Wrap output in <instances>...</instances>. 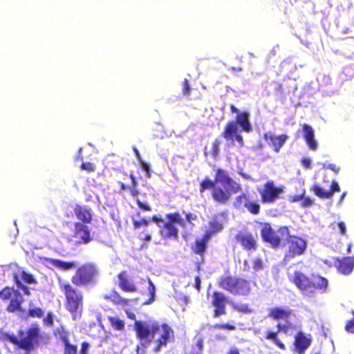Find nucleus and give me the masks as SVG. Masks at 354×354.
Returning <instances> with one entry per match:
<instances>
[{
  "label": "nucleus",
  "instance_id": "nucleus-28",
  "mask_svg": "<svg viewBox=\"0 0 354 354\" xmlns=\"http://www.w3.org/2000/svg\"><path fill=\"white\" fill-rule=\"evenodd\" d=\"M48 262L53 266L58 268L62 271H68L73 270L76 268L77 263L75 261H65L61 259H50Z\"/></svg>",
  "mask_w": 354,
  "mask_h": 354
},
{
  "label": "nucleus",
  "instance_id": "nucleus-8",
  "mask_svg": "<svg viewBox=\"0 0 354 354\" xmlns=\"http://www.w3.org/2000/svg\"><path fill=\"white\" fill-rule=\"evenodd\" d=\"M251 283L244 277L227 274L220 278L218 286L232 295L248 297L252 292Z\"/></svg>",
  "mask_w": 354,
  "mask_h": 354
},
{
  "label": "nucleus",
  "instance_id": "nucleus-50",
  "mask_svg": "<svg viewBox=\"0 0 354 354\" xmlns=\"http://www.w3.org/2000/svg\"><path fill=\"white\" fill-rule=\"evenodd\" d=\"M263 268V262L261 259H255L253 260V269L259 270Z\"/></svg>",
  "mask_w": 354,
  "mask_h": 354
},
{
  "label": "nucleus",
  "instance_id": "nucleus-1",
  "mask_svg": "<svg viewBox=\"0 0 354 354\" xmlns=\"http://www.w3.org/2000/svg\"><path fill=\"white\" fill-rule=\"evenodd\" d=\"M260 234L262 240L273 249L284 248V241H286L288 249L284 254V261H289L302 255L307 248L306 241L299 236L290 234L288 227L285 225L280 226L274 230L270 223H265L261 229Z\"/></svg>",
  "mask_w": 354,
  "mask_h": 354
},
{
  "label": "nucleus",
  "instance_id": "nucleus-33",
  "mask_svg": "<svg viewBox=\"0 0 354 354\" xmlns=\"http://www.w3.org/2000/svg\"><path fill=\"white\" fill-rule=\"evenodd\" d=\"M247 211L252 215H258L261 212V205L257 199L250 200L248 204H246Z\"/></svg>",
  "mask_w": 354,
  "mask_h": 354
},
{
  "label": "nucleus",
  "instance_id": "nucleus-40",
  "mask_svg": "<svg viewBox=\"0 0 354 354\" xmlns=\"http://www.w3.org/2000/svg\"><path fill=\"white\" fill-rule=\"evenodd\" d=\"M149 223V221L145 218H141L139 221L133 220V225L135 229H139L141 227H145L146 228H147Z\"/></svg>",
  "mask_w": 354,
  "mask_h": 354
},
{
  "label": "nucleus",
  "instance_id": "nucleus-31",
  "mask_svg": "<svg viewBox=\"0 0 354 354\" xmlns=\"http://www.w3.org/2000/svg\"><path fill=\"white\" fill-rule=\"evenodd\" d=\"M209 230L205 234H209V239L214 234L221 232L223 228V223L216 218H212L209 222Z\"/></svg>",
  "mask_w": 354,
  "mask_h": 354
},
{
  "label": "nucleus",
  "instance_id": "nucleus-11",
  "mask_svg": "<svg viewBox=\"0 0 354 354\" xmlns=\"http://www.w3.org/2000/svg\"><path fill=\"white\" fill-rule=\"evenodd\" d=\"M283 192V186H276L272 180L267 181L263 187L259 189L261 196V201L263 203H272L280 198V195Z\"/></svg>",
  "mask_w": 354,
  "mask_h": 354
},
{
  "label": "nucleus",
  "instance_id": "nucleus-13",
  "mask_svg": "<svg viewBox=\"0 0 354 354\" xmlns=\"http://www.w3.org/2000/svg\"><path fill=\"white\" fill-rule=\"evenodd\" d=\"M236 241L243 250L248 252H254L257 250V235L247 231H239L234 236Z\"/></svg>",
  "mask_w": 354,
  "mask_h": 354
},
{
  "label": "nucleus",
  "instance_id": "nucleus-3",
  "mask_svg": "<svg viewBox=\"0 0 354 354\" xmlns=\"http://www.w3.org/2000/svg\"><path fill=\"white\" fill-rule=\"evenodd\" d=\"M127 315L130 319L135 321L133 330L136 337L141 341L140 346L143 351L153 340L156 334L160 331L162 333L160 337L156 340V346L154 348L155 352L160 351L163 346H167L168 342L174 339V330L167 324H160L157 322H153L149 324L142 321L136 320V316L133 313L127 311Z\"/></svg>",
  "mask_w": 354,
  "mask_h": 354
},
{
  "label": "nucleus",
  "instance_id": "nucleus-26",
  "mask_svg": "<svg viewBox=\"0 0 354 354\" xmlns=\"http://www.w3.org/2000/svg\"><path fill=\"white\" fill-rule=\"evenodd\" d=\"M119 280L118 286L120 288L125 292H135L137 288L135 283L127 277L125 271H122L118 274Z\"/></svg>",
  "mask_w": 354,
  "mask_h": 354
},
{
  "label": "nucleus",
  "instance_id": "nucleus-24",
  "mask_svg": "<svg viewBox=\"0 0 354 354\" xmlns=\"http://www.w3.org/2000/svg\"><path fill=\"white\" fill-rule=\"evenodd\" d=\"M303 137L309 149L316 151L317 143L315 139V132L311 126L307 124H302Z\"/></svg>",
  "mask_w": 354,
  "mask_h": 354
},
{
  "label": "nucleus",
  "instance_id": "nucleus-6",
  "mask_svg": "<svg viewBox=\"0 0 354 354\" xmlns=\"http://www.w3.org/2000/svg\"><path fill=\"white\" fill-rule=\"evenodd\" d=\"M59 288L64 296L66 310L71 314L73 319L80 318L83 311L82 292L78 287L68 281H59Z\"/></svg>",
  "mask_w": 354,
  "mask_h": 354
},
{
  "label": "nucleus",
  "instance_id": "nucleus-61",
  "mask_svg": "<svg viewBox=\"0 0 354 354\" xmlns=\"http://www.w3.org/2000/svg\"><path fill=\"white\" fill-rule=\"evenodd\" d=\"M153 221L154 222L157 223H159V222H162V223L164 222V221H163V219L162 218H160V217L159 218V217H157V216H153Z\"/></svg>",
  "mask_w": 354,
  "mask_h": 354
},
{
  "label": "nucleus",
  "instance_id": "nucleus-10",
  "mask_svg": "<svg viewBox=\"0 0 354 354\" xmlns=\"http://www.w3.org/2000/svg\"><path fill=\"white\" fill-rule=\"evenodd\" d=\"M165 218L167 221L164 223L163 228L160 230L162 236L165 239H178V230L176 224H178L182 227H185V221L178 212L169 213L166 214Z\"/></svg>",
  "mask_w": 354,
  "mask_h": 354
},
{
  "label": "nucleus",
  "instance_id": "nucleus-7",
  "mask_svg": "<svg viewBox=\"0 0 354 354\" xmlns=\"http://www.w3.org/2000/svg\"><path fill=\"white\" fill-rule=\"evenodd\" d=\"M98 277L97 265L93 262H86L76 268L71 281L76 287H92L97 283Z\"/></svg>",
  "mask_w": 354,
  "mask_h": 354
},
{
  "label": "nucleus",
  "instance_id": "nucleus-15",
  "mask_svg": "<svg viewBox=\"0 0 354 354\" xmlns=\"http://www.w3.org/2000/svg\"><path fill=\"white\" fill-rule=\"evenodd\" d=\"M129 178L131 179L130 186H127L124 183L118 181V184L120 185V190H129L131 195L136 198V203L140 209L145 212L151 211V208L150 205L148 203L142 202L138 198L139 192L138 189V182L136 176L132 173H131L129 174Z\"/></svg>",
  "mask_w": 354,
  "mask_h": 354
},
{
  "label": "nucleus",
  "instance_id": "nucleus-2",
  "mask_svg": "<svg viewBox=\"0 0 354 354\" xmlns=\"http://www.w3.org/2000/svg\"><path fill=\"white\" fill-rule=\"evenodd\" d=\"M198 189L201 194L211 189L213 201L218 204L225 205L232 194L241 192L242 187L230 177L227 171L218 168L215 170L214 180L205 177L200 182Z\"/></svg>",
  "mask_w": 354,
  "mask_h": 354
},
{
  "label": "nucleus",
  "instance_id": "nucleus-39",
  "mask_svg": "<svg viewBox=\"0 0 354 354\" xmlns=\"http://www.w3.org/2000/svg\"><path fill=\"white\" fill-rule=\"evenodd\" d=\"M153 233L152 230H149L148 228H145L140 234L139 239L145 243H148L151 240V234Z\"/></svg>",
  "mask_w": 354,
  "mask_h": 354
},
{
  "label": "nucleus",
  "instance_id": "nucleus-42",
  "mask_svg": "<svg viewBox=\"0 0 354 354\" xmlns=\"http://www.w3.org/2000/svg\"><path fill=\"white\" fill-rule=\"evenodd\" d=\"M220 141L216 139L212 143L211 153L214 158H216L219 151Z\"/></svg>",
  "mask_w": 354,
  "mask_h": 354
},
{
  "label": "nucleus",
  "instance_id": "nucleus-44",
  "mask_svg": "<svg viewBox=\"0 0 354 354\" xmlns=\"http://www.w3.org/2000/svg\"><path fill=\"white\" fill-rule=\"evenodd\" d=\"M15 281L17 287L21 289L26 295H30L29 288L21 283V281L19 280L17 275L15 276Z\"/></svg>",
  "mask_w": 354,
  "mask_h": 354
},
{
  "label": "nucleus",
  "instance_id": "nucleus-22",
  "mask_svg": "<svg viewBox=\"0 0 354 354\" xmlns=\"http://www.w3.org/2000/svg\"><path fill=\"white\" fill-rule=\"evenodd\" d=\"M209 234H204L201 238H197L191 245L192 252L196 255L201 257L203 260V257L207 248L208 242L209 241Z\"/></svg>",
  "mask_w": 354,
  "mask_h": 354
},
{
  "label": "nucleus",
  "instance_id": "nucleus-62",
  "mask_svg": "<svg viewBox=\"0 0 354 354\" xmlns=\"http://www.w3.org/2000/svg\"><path fill=\"white\" fill-rule=\"evenodd\" d=\"M232 70L234 71H242V68L241 67H238V68H235V67H232Z\"/></svg>",
  "mask_w": 354,
  "mask_h": 354
},
{
  "label": "nucleus",
  "instance_id": "nucleus-55",
  "mask_svg": "<svg viewBox=\"0 0 354 354\" xmlns=\"http://www.w3.org/2000/svg\"><path fill=\"white\" fill-rule=\"evenodd\" d=\"M142 169L146 172V176L147 178H150L151 177V171H150V168H149V165L147 163L143 162L142 164Z\"/></svg>",
  "mask_w": 354,
  "mask_h": 354
},
{
  "label": "nucleus",
  "instance_id": "nucleus-32",
  "mask_svg": "<svg viewBox=\"0 0 354 354\" xmlns=\"http://www.w3.org/2000/svg\"><path fill=\"white\" fill-rule=\"evenodd\" d=\"M108 320L111 326V327L115 330L122 331L125 328L124 322L120 319L118 317L115 316H109L108 317Z\"/></svg>",
  "mask_w": 354,
  "mask_h": 354
},
{
  "label": "nucleus",
  "instance_id": "nucleus-25",
  "mask_svg": "<svg viewBox=\"0 0 354 354\" xmlns=\"http://www.w3.org/2000/svg\"><path fill=\"white\" fill-rule=\"evenodd\" d=\"M336 267L339 272L349 274L354 268V257H346L336 261Z\"/></svg>",
  "mask_w": 354,
  "mask_h": 354
},
{
  "label": "nucleus",
  "instance_id": "nucleus-14",
  "mask_svg": "<svg viewBox=\"0 0 354 354\" xmlns=\"http://www.w3.org/2000/svg\"><path fill=\"white\" fill-rule=\"evenodd\" d=\"M211 304L214 308L213 317L216 318L226 314V306L229 303L227 297L221 291H214L211 295Z\"/></svg>",
  "mask_w": 354,
  "mask_h": 354
},
{
  "label": "nucleus",
  "instance_id": "nucleus-4",
  "mask_svg": "<svg viewBox=\"0 0 354 354\" xmlns=\"http://www.w3.org/2000/svg\"><path fill=\"white\" fill-rule=\"evenodd\" d=\"M17 336L4 333L2 339L15 345L17 348L30 352L37 348L40 344H47L50 337L48 334H42L38 324H32L26 330L17 331Z\"/></svg>",
  "mask_w": 354,
  "mask_h": 354
},
{
  "label": "nucleus",
  "instance_id": "nucleus-9",
  "mask_svg": "<svg viewBox=\"0 0 354 354\" xmlns=\"http://www.w3.org/2000/svg\"><path fill=\"white\" fill-rule=\"evenodd\" d=\"M0 299L3 301L9 300V304L6 306V310L8 313H14L23 311L22 304L24 302V299L19 290L6 286L0 290Z\"/></svg>",
  "mask_w": 354,
  "mask_h": 354
},
{
  "label": "nucleus",
  "instance_id": "nucleus-16",
  "mask_svg": "<svg viewBox=\"0 0 354 354\" xmlns=\"http://www.w3.org/2000/svg\"><path fill=\"white\" fill-rule=\"evenodd\" d=\"M73 236L76 246L87 245L93 240L89 227L80 222L74 223Z\"/></svg>",
  "mask_w": 354,
  "mask_h": 354
},
{
  "label": "nucleus",
  "instance_id": "nucleus-57",
  "mask_svg": "<svg viewBox=\"0 0 354 354\" xmlns=\"http://www.w3.org/2000/svg\"><path fill=\"white\" fill-rule=\"evenodd\" d=\"M82 148H80L78 150V153H77L76 157L75 158V160L76 162H80V161L82 162L83 161L84 158L82 155Z\"/></svg>",
  "mask_w": 354,
  "mask_h": 354
},
{
  "label": "nucleus",
  "instance_id": "nucleus-12",
  "mask_svg": "<svg viewBox=\"0 0 354 354\" xmlns=\"http://www.w3.org/2000/svg\"><path fill=\"white\" fill-rule=\"evenodd\" d=\"M294 328V326L291 324H282L278 323L277 324L276 330L269 328L264 332L263 339L270 342L277 348L282 351H285L286 349V346L280 339L279 333L281 332L287 335L289 329Z\"/></svg>",
  "mask_w": 354,
  "mask_h": 354
},
{
  "label": "nucleus",
  "instance_id": "nucleus-17",
  "mask_svg": "<svg viewBox=\"0 0 354 354\" xmlns=\"http://www.w3.org/2000/svg\"><path fill=\"white\" fill-rule=\"evenodd\" d=\"M221 136L227 142L233 143L237 141L240 147L244 145L243 138L239 132L236 123L234 120L227 122Z\"/></svg>",
  "mask_w": 354,
  "mask_h": 354
},
{
  "label": "nucleus",
  "instance_id": "nucleus-23",
  "mask_svg": "<svg viewBox=\"0 0 354 354\" xmlns=\"http://www.w3.org/2000/svg\"><path fill=\"white\" fill-rule=\"evenodd\" d=\"M74 213L80 223L84 225L91 223L93 220L92 210L90 207L76 205L74 207Z\"/></svg>",
  "mask_w": 354,
  "mask_h": 354
},
{
  "label": "nucleus",
  "instance_id": "nucleus-49",
  "mask_svg": "<svg viewBox=\"0 0 354 354\" xmlns=\"http://www.w3.org/2000/svg\"><path fill=\"white\" fill-rule=\"evenodd\" d=\"M190 92V86L187 79H185L183 82V93L185 95H189Z\"/></svg>",
  "mask_w": 354,
  "mask_h": 354
},
{
  "label": "nucleus",
  "instance_id": "nucleus-43",
  "mask_svg": "<svg viewBox=\"0 0 354 354\" xmlns=\"http://www.w3.org/2000/svg\"><path fill=\"white\" fill-rule=\"evenodd\" d=\"M80 169L82 170H85L88 172H93L95 169L94 164L92 162H82Z\"/></svg>",
  "mask_w": 354,
  "mask_h": 354
},
{
  "label": "nucleus",
  "instance_id": "nucleus-27",
  "mask_svg": "<svg viewBox=\"0 0 354 354\" xmlns=\"http://www.w3.org/2000/svg\"><path fill=\"white\" fill-rule=\"evenodd\" d=\"M293 314V310L289 308L279 307L272 308L269 310L268 317L274 320H286Z\"/></svg>",
  "mask_w": 354,
  "mask_h": 354
},
{
  "label": "nucleus",
  "instance_id": "nucleus-19",
  "mask_svg": "<svg viewBox=\"0 0 354 354\" xmlns=\"http://www.w3.org/2000/svg\"><path fill=\"white\" fill-rule=\"evenodd\" d=\"M263 138L268 145L275 153H279L288 139V136L287 134L276 136L272 133L268 132L264 133Z\"/></svg>",
  "mask_w": 354,
  "mask_h": 354
},
{
  "label": "nucleus",
  "instance_id": "nucleus-64",
  "mask_svg": "<svg viewBox=\"0 0 354 354\" xmlns=\"http://www.w3.org/2000/svg\"><path fill=\"white\" fill-rule=\"evenodd\" d=\"M242 176H243L244 178H245V179H248V178H249V177H248V176H246V175H245V174H242Z\"/></svg>",
  "mask_w": 354,
  "mask_h": 354
},
{
  "label": "nucleus",
  "instance_id": "nucleus-36",
  "mask_svg": "<svg viewBox=\"0 0 354 354\" xmlns=\"http://www.w3.org/2000/svg\"><path fill=\"white\" fill-rule=\"evenodd\" d=\"M27 314H28V316L30 317L41 318L44 315V312L39 307L34 308H30L29 310H28Z\"/></svg>",
  "mask_w": 354,
  "mask_h": 354
},
{
  "label": "nucleus",
  "instance_id": "nucleus-52",
  "mask_svg": "<svg viewBox=\"0 0 354 354\" xmlns=\"http://www.w3.org/2000/svg\"><path fill=\"white\" fill-rule=\"evenodd\" d=\"M301 200H302L301 206L303 207H310L313 203V201L310 198L305 197V196H304V198H302Z\"/></svg>",
  "mask_w": 354,
  "mask_h": 354
},
{
  "label": "nucleus",
  "instance_id": "nucleus-60",
  "mask_svg": "<svg viewBox=\"0 0 354 354\" xmlns=\"http://www.w3.org/2000/svg\"><path fill=\"white\" fill-rule=\"evenodd\" d=\"M250 197L246 194V199L243 201V207L246 208V204H248L250 201Z\"/></svg>",
  "mask_w": 354,
  "mask_h": 354
},
{
  "label": "nucleus",
  "instance_id": "nucleus-45",
  "mask_svg": "<svg viewBox=\"0 0 354 354\" xmlns=\"http://www.w3.org/2000/svg\"><path fill=\"white\" fill-rule=\"evenodd\" d=\"M89 348L90 344L88 342H82L79 354H88Z\"/></svg>",
  "mask_w": 354,
  "mask_h": 354
},
{
  "label": "nucleus",
  "instance_id": "nucleus-59",
  "mask_svg": "<svg viewBox=\"0 0 354 354\" xmlns=\"http://www.w3.org/2000/svg\"><path fill=\"white\" fill-rule=\"evenodd\" d=\"M227 354H240V353H239L238 348H232L228 351Z\"/></svg>",
  "mask_w": 354,
  "mask_h": 354
},
{
  "label": "nucleus",
  "instance_id": "nucleus-18",
  "mask_svg": "<svg viewBox=\"0 0 354 354\" xmlns=\"http://www.w3.org/2000/svg\"><path fill=\"white\" fill-rule=\"evenodd\" d=\"M230 108L232 113L237 114L236 120H234L236 123V126H239L246 133L251 132L252 127L250 122L249 111H240L234 104H231Z\"/></svg>",
  "mask_w": 354,
  "mask_h": 354
},
{
  "label": "nucleus",
  "instance_id": "nucleus-47",
  "mask_svg": "<svg viewBox=\"0 0 354 354\" xmlns=\"http://www.w3.org/2000/svg\"><path fill=\"white\" fill-rule=\"evenodd\" d=\"M345 330L350 333H354V317L353 319L346 322L345 325Z\"/></svg>",
  "mask_w": 354,
  "mask_h": 354
},
{
  "label": "nucleus",
  "instance_id": "nucleus-30",
  "mask_svg": "<svg viewBox=\"0 0 354 354\" xmlns=\"http://www.w3.org/2000/svg\"><path fill=\"white\" fill-rule=\"evenodd\" d=\"M61 340L64 344V354H77V346L70 343L68 339V334L64 331L60 336Z\"/></svg>",
  "mask_w": 354,
  "mask_h": 354
},
{
  "label": "nucleus",
  "instance_id": "nucleus-56",
  "mask_svg": "<svg viewBox=\"0 0 354 354\" xmlns=\"http://www.w3.org/2000/svg\"><path fill=\"white\" fill-rule=\"evenodd\" d=\"M185 218L187 222L191 223L192 221L196 220V216L192 213H187L185 214Z\"/></svg>",
  "mask_w": 354,
  "mask_h": 354
},
{
  "label": "nucleus",
  "instance_id": "nucleus-54",
  "mask_svg": "<svg viewBox=\"0 0 354 354\" xmlns=\"http://www.w3.org/2000/svg\"><path fill=\"white\" fill-rule=\"evenodd\" d=\"M201 279L199 276H196L194 278V288L198 290H201Z\"/></svg>",
  "mask_w": 354,
  "mask_h": 354
},
{
  "label": "nucleus",
  "instance_id": "nucleus-48",
  "mask_svg": "<svg viewBox=\"0 0 354 354\" xmlns=\"http://www.w3.org/2000/svg\"><path fill=\"white\" fill-rule=\"evenodd\" d=\"M337 226L338 227L339 233L342 235H346V227L345 223L343 221H339L337 223Z\"/></svg>",
  "mask_w": 354,
  "mask_h": 354
},
{
  "label": "nucleus",
  "instance_id": "nucleus-46",
  "mask_svg": "<svg viewBox=\"0 0 354 354\" xmlns=\"http://www.w3.org/2000/svg\"><path fill=\"white\" fill-rule=\"evenodd\" d=\"M305 194H306V191H305V189H304L301 194L290 196L289 198V201L290 203H296L299 201H301V199L304 198V196H305Z\"/></svg>",
  "mask_w": 354,
  "mask_h": 354
},
{
  "label": "nucleus",
  "instance_id": "nucleus-37",
  "mask_svg": "<svg viewBox=\"0 0 354 354\" xmlns=\"http://www.w3.org/2000/svg\"><path fill=\"white\" fill-rule=\"evenodd\" d=\"M21 278L24 282H26L27 283H30V284L37 283V280L35 279L33 275L30 273H28V272L24 271V270H22L21 272Z\"/></svg>",
  "mask_w": 354,
  "mask_h": 354
},
{
  "label": "nucleus",
  "instance_id": "nucleus-34",
  "mask_svg": "<svg viewBox=\"0 0 354 354\" xmlns=\"http://www.w3.org/2000/svg\"><path fill=\"white\" fill-rule=\"evenodd\" d=\"M233 310L243 313V314H250L252 312V309L247 304H236L234 302L230 303Z\"/></svg>",
  "mask_w": 354,
  "mask_h": 354
},
{
  "label": "nucleus",
  "instance_id": "nucleus-38",
  "mask_svg": "<svg viewBox=\"0 0 354 354\" xmlns=\"http://www.w3.org/2000/svg\"><path fill=\"white\" fill-rule=\"evenodd\" d=\"M246 199V194L242 193L240 195L235 197L233 202V206L236 209L243 208V201Z\"/></svg>",
  "mask_w": 354,
  "mask_h": 354
},
{
  "label": "nucleus",
  "instance_id": "nucleus-20",
  "mask_svg": "<svg viewBox=\"0 0 354 354\" xmlns=\"http://www.w3.org/2000/svg\"><path fill=\"white\" fill-rule=\"evenodd\" d=\"M311 342L310 337L306 336L302 331H299L295 335L292 351L294 353L304 354Z\"/></svg>",
  "mask_w": 354,
  "mask_h": 354
},
{
  "label": "nucleus",
  "instance_id": "nucleus-21",
  "mask_svg": "<svg viewBox=\"0 0 354 354\" xmlns=\"http://www.w3.org/2000/svg\"><path fill=\"white\" fill-rule=\"evenodd\" d=\"M313 192L315 196L321 199H331L335 192H340V187L337 181L333 180L331 183L329 190L326 191L322 189L318 184H314L310 189Z\"/></svg>",
  "mask_w": 354,
  "mask_h": 354
},
{
  "label": "nucleus",
  "instance_id": "nucleus-53",
  "mask_svg": "<svg viewBox=\"0 0 354 354\" xmlns=\"http://www.w3.org/2000/svg\"><path fill=\"white\" fill-rule=\"evenodd\" d=\"M301 163H302V165L305 168H306V169L311 168V162L309 158H303L301 160Z\"/></svg>",
  "mask_w": 354,
  "mask_h": 354
},
{
  "label": "nucleus",
  "instance_id": "nucleus-29",
  "mask_svg": "<svg viewBox=\"0 0 354 354\" xmlns=\"http://www.w3.org/2000/svg\"><path fill=\"white\" fill-rule=\"evenodd\" d=\"M104 299L112 302L114 305L127 306L129 305V300L123 298L115 290L111 291L110 295H104Z\"/></svg>",
  "mask_w": 354,
  "mask_h": 354
},
{
  "label": "nucleus",
  "instance_id": "nucleus-41",
  "mask_svg": "<svg viewBox=\"0 0 354 354\" xmlns=\"http://www.w3.org/2000/svg\"><path fill=\"white\" fill-rule=\"evenodd\" d=\"M214 328L219 329V330H234L236 329V326L234 325L230 324L229 323L217 324L214 326Z\"/></svg>",
  "mask_w": 354,
  "mask_h": 354
},
{
  "label": "nucleus",
  "instance_id": "nucleus-35",
  "mask_svg": "<svg viewBox=\"0 0 354 354\" xmlns=\"http://www.w3.org/2000/svg\"><path fill=\"white\" fill-rule=\"evenodd\" d=\"M148 292H149V298L147 300L143 302V304L149 305L151 304L155 300L156 296V287L151 280L148 278Z\"/></svg>",
  "mask_w": 354,
  "mask_h": 354
},
{
  "label": "nucleus",
  "instance_id": "nucleus-63",
  "mask_svg": "<svg viewBox=\"0 0 354 354\" xmlns=\"http://www.w3.org/2000/svg\"><path fill=\"white\" fill-rule=\"evenodd\" d=\"M351 246H352L351 243L348 244V248H347V252L348 253L351 252Z\"/></svg>",
  "mask_w": 354,
  "mask_h": 354
},
{
  "label": "nucleus",
  "instance_id": "nucleus-51",
  "mask_svg": "<svg viewBox=\"0 0 354 354\" xmlns=\"http://www.w3.org/2000/svg\"><path fill=\"white\" fill-rule=\"evenodd\" d=\"M44 322L46 326H52L53 325V317L51 313H48L44 319Z\"/></svg>",
  "mask_w": 354,
  "mask_h": 354
},
{
  "label": "nucleus",
  "instance_id": "nucleus-5",
  "mask_svg": "<svg viewBox=\"0 0 354 354\" xmlns=\"http://www.w3.org/2000/svg\"><path fill=\"white\" fill-rule=\"evenodd\" d=\"M290 281L307 297H313L316 293H324L328 287V281L319 275L308 277L300 271H295Z\"/></svg>",
  "mask_w": 354,
  "mask_h": 354
},
{
  "label": "nucleus",
  "instance_id": "nucleus-58",
  "mask_svg": "<svg viewBox=\"0 0 354 354\" xmlns=\"http://www.w3.org/2000/svg\"><path fill=\"white\" fill-rule=\"evenodd\" d=\"M327 168L333 171L335 174L339 172V168L334 164H330L327 166Z\"/></svg>",
  "mask_w": 354,
  "mask_h": 354
}]
</instances>
